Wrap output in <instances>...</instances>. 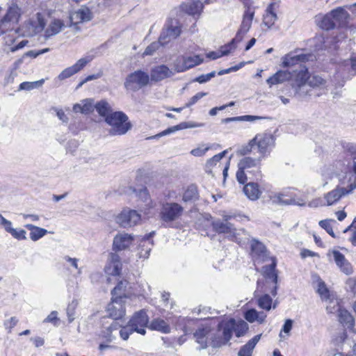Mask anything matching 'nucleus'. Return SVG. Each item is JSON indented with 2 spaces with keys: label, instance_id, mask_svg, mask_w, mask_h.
Listing matches in <instances>:
<instances>
[{
  "label": "nucleus",
  "instance_id": "1",
  "mask_svg": "<svg viewBox=\"0 0 356 356\" xmlns=\"http://www.w3.org/2000/svg\"><path fill=\"white\" fill-rule=\"evenodd\" d=\"M234 325L235 320L230 318L219 323L216 330L207 326L199 328L193 334V337L201 348H205L208 346L220 347L226 345L230 340Z\"/></svg>",
  "mask_w": 356,
  "mask_h": 356
},
{
  "label": "nucleus",
  "instance_id": "2",
  "mask_svg": "<svg viewBox=\"0 0 356 356\" xmlns=\"http://www.w3.org/2000/svg\"><path fill=\"white\" fill-rule=\"evenodd\" d=\"M312 57V55H296L293 53H289L282 58V67L288 68L297 67L293 72H291L294 76V79H292L291 87L295 92L300 97H305L309 92L306 83L308 68L305 63Z\"/></svg>",
  "mask_w": 356,
  "mask_h": 356
},
{
  "label": "nucleus",
  "instance_id": "3",
  "mask_svg": "<svg viewBox=\"0 0 356 356\" xmlns=\"http://www.w3.org/2000/svg\"><path fill=\"white\" fill-rule=\"evenodd\" d=\"M106 122L111 127L108 132L112 136L123 135L131 129L128 117L121 111L110 113L105 119Z\"/></svg>",
  "mask_w": 356,
  "mask_h": 356
},
{
  "label": "nucleus",
  "instance_id": "4",
  "mask_svg": "<svg viewBox=\"0 0 356 356\" xmlns=\"http://www.w3.org/2000/svg\"><path fill=\"white\" fill-rule=\"evenodd\" d=\"M213 229L219 234H225L231 240L241 243L246 237H241V235H246L243 229H237L229 221H221L220 219L215 220L211 223Z\"/></svg>",
  "mask_w": 356,
  "mask_h": 356
},
{
  "label": "nucleus",
  "instance_id": "5",
  "mask_svg": "<svg viewBox=\"0 0 356 356\" xmlns=\"http://www.w3.org/2000/svg\"><path fill=\"white\" fill-rule=\"evenodd\" d=\"M149 81V75L148 73L141 70H136L127 76L124 86L128 90L136 91L147 86Z\"/></svg>",
  "mask_w": 356,
  "mask_h": 356
},
{
  "label": "nucleus",
  "instance_id": "6",
  "mask_svg": "<svg viewBox=\"0 0 356 356\" xmlns=\"http://www.w3.org/2000/svg\"><path fill=\"white\" fill-rule=\"evenodd\" d=\"M355 185L356 184H353L352 187H349L348 185H341L339 183V185L334 189L324 195L323 198L325 201V204L327 206H331L336 204L343 197L352 193L355 189Z\"/></svg>",
  "mask_w": 356,
  "mask_h": 356
},
{
  "label": "nucleus",
  "instance_id": "7",
  "mask_svg": "<svg viewBox=\"0 0 356 356\" xmlns=\"http://www.w3.org/2000/svg\"><path fill=\"white\" fill-rule=\"evenodd\" d=\"M181 26L176 19H170L167 22L159 36V42L165 45L176 39L181 34Z\"/></svg>",
  "mask_w": 356,
  "mask_h": 356
},
{
  "label": "nucleus",
  "instance_id": "8",
  "mask_svg": "<svg viewBox=\"0 0 356 356\" xmlns=\"http://www.w3.org/2000/svg\"><path fill=\"white\" fill-rule=\"evenodd\" d=\"M141 220L140 214L136 210L124 209L115 218L116 222L121 227L127 228L134 226Z\"/></svg>",
  "mask_w": 356,
  "mask_h": 356
},
{
  "label": "nucleus",
  "instance_id": "9",
  "mask_svg": "<svg viewBox=\"0 0 356 356\" xmlns=\"http://www.w3.org/2000/svg\"><path fill=\"white\" fill-rule=\"evenodd\" d=\"M184 208L178 203L167 202L163 204L160 216L163 221L171 222L178 219L182 214Z\"/></svg>",
  "mask_w": 356,
  "mask_h": 356
},
{
  "label": "nucleus",
  "instance_id": "10",
  "mask_svg": "<svg viewBox=\"0 0 356 356\" xmlns=\"http://www.w3.org/2000/svg\"><path fill=\"white\" fill-rule=\"evenodd\" d=\"M149 323V318L144 309H141L133 315L129 320L128 324L129 327H132V331L145 335L146 333L145 327Z\"/></svg>",
  "mask_w": 356,
  "mask_h": 356
},
{
  "label": "nucleus",
  "instance_id": "11",
  "mask_svg": "<svg viewBox=\"0 0 356 356\" xmlns=\"http://www.w3.org/2000/svg\"><path fill=\"white\" fill-rule=\"evenodd\" d=\"M92 18V13L90 10L87 7H81L70 14L69 27H72L75 31H79L81 29L78 26V24L89 22Z\"/></svg>",
  "mask_w": 356,
  "mask_h": 356
},
{
  "label": "nucleus",
  "instance_id": "12",
  "mask_svg": "<svg viewBox=\"0 0 356 356\" xmlns=\"http://www.w3.org/2000/svg\"><path fill=\"white\" fill-rule=\"evenodd\" d=\"M272 263L262 267V274L266 280V283L272 284V288L269 292L273 296L277 295V273L276 270L277 262L275 258H271Z\"/></svg>",
  "mask_w": 356,
  "mask_h": 356
},
{
  "label": "nucleus",
  "instance_id": "13",
  "mask_svg": "<svg viewBox=\"0 0 356 356\" xmlns=\"http://www.w3.org/2000/svg\"><path fill=\"white\" fill-rule=\"evenodd\" d=\"M22 15V10L15 3H12L7 10L6 15L0 22V31L4 33L10 27H7V24H16L18 22Z\"/></svg>",
  "mask_w": 356,
  "mask_h": 356
},
{
  "label": "nucleus",
  "instance_id": "14",
  "mask_svg": "<svg viewBox=\"0 0 356 356\" xmlns=\"http://www.w3.org/2000/svg\"><path fill=\"white\" fill-rule=\"evenodd\" d=\"M254 15V10L251 9L250 8H248L243 15V20L240 29L237 31L236 36L234 38V42L242 41L244 35L248 32L251 27Z\"/></svg>",
  "mask_w": 356,
  "mask_h": 356
},
{
  "label": "nucleus",
  "instance_id": "15",
  "mask_svg": "<svg viewBox=\"0 0 356 356\" xmlns=\"http://www.w3.org/2000/svg\"><path fill=\"white\" fill-rule=\"evenodd\" d=\"M107 311L109 316L114 320L122 318L125 314V307L121 297H112V301L108 304Z\"/></svg>",
  "mask_w": 356,
  "mask_h": 356
},
{
  "label": "nucleus",
  "instance_id": "16",
  "mask_svg": "<svg viewBox=\"0 0 356 356\" xmlns=\"http://www.w3.org/2000/svg\"><path fill=\"white\" fill-rule=\"evenodd\" d=\"M91 60L90 57L81 58L77 60V62L73 65L64 69L58 76V79L60 81H63L67 78L72 76L81 70H82L87 63Z\"/></svg>",
  "mask_w": 356,
  "mask_h": 356
},
{
  "label": "nucleus",
  "instance_id": "17",
  "mask_svg": "<svg viewBox=\"0 0 356 356\" xmlns=\"http://www.w3.org/2000/svg\"><path fill=\"white\" fill-rule=\"evenodd\" d=\"M67 26H69V24H65L63 19L57 18L52 19L44 30V39L48 40L51 37L58 35Z\"/></svg>",
  "mask_w": 356,
  "mask_h": 356
},
{
  "label": "nucleus",
  "instance_id": "18",
  "mask_svg": "<svg viewBox=\"0 0 356 356\" xmlns=\"http://www.w3.org/2000/svg\"><path fill=\"white\" fill-rule=\"evenodd\" d=\"M251 143L257 144L261 154H265L274 145V137L270 134H257Z\"/></svg>",
  "mask_w": 356,
  "mask_h": 356
},
{
  "label": "nucleus",
  "instance_id": "19",
  "mask_svg": "<svg viewBox=\"0 0 356 356\" xmlns=\"http://www.w3.org/2000/svg\"><path fill=\"white\" fill-rule=\"evenodd\" d=\"M28 31L26 32L27 35H32L42 31L45 26L44 19L40 13H37L35 18L29 19L25 23Z\"/></svg>",
  "mask_w": 356,
  "mask_h": 356
},
{
  "label": "nucleus",
  "instance_id": "20",
  "mask_svg": "<svg viewBox=\"0 0 356 356\" xmlns=\"http://www.w3.org/2000/svg\"><path fill=\"white\" fill-rule=\"evenodd\" d=\"M260 162V159H252L250 156H245L239 161L238 167L239 169L245 170L246 172L256 175L259 173Z\"/></svg>",
  "mask_w": 356,
  "mask_h": 356
},
{
  "label": "nucleus",
  "instance_id": "21",
  "mask_svg": "<svg viewBox=\"0 0 356 356\" xmlns=\"http://www.w3.org/2000/svg\"><path fill=\"white\" fill-rule=\"evenodd\" d=\"M134 237L127 233L118 234L113 238V249L115 250H124L128 248L132 243Z\"/></svg>",
  "mask_w": 356,
  "mask_h": 356
},
{
  "label": "nucleus",
  "instance_id": "22",
  "mask_svg": "<svg viewBox=\"0 0 356 356\" xmlns=\"http://www.w3.org/2000/svg\"><path fill=\"white\" fill-rule=\"evenodd\" d=\"M292 79H294L293 74L289 70H279L272 76L269 77L266 82L269 87L274 85L281 84L286 81H291L292 83Z\"/></svg>",
  "mask_w": 356,
  "mask_h": 356
},
{
  "label": "nucleus",
  "instance_id": "23",
  "mask_svg": "<svg viewBox=\"0 0 356 356\" xmlns=\"http://www.w3.org/2000/svg\"><path fill=\"white\" fill-rule=\"evenodd\" d=\"M173 75H175L173 70L165 65L156 66L151 70L150 74L151 80L154 81H159Z\"/></svg>",
  "mask_w": 356,
  "mask_h": 356
},
{
  "label": "nucleus",
  "instance_id": "24",
  "mask_svg": "<svg viewBox=\"0 0 356 356\" xmlns=\"http://www.w3.org/2000/svg\"><path fill=\"white\" fill-rule=\"evenodd\" d=\"M332 253L334 260L340 270L346 275L352 274L353 271V267L345 256L338 250H333Z\"/></svg>",
  "mask_w": 356,
  "mask_h": 356
},
{
  "label": "nucleus",
  "instance_id": "25",
  "mask_svg": "<svg viewBox=\"0 0 356 356\" xmlns=\"http://www.w3.org/2000/svg\"><path fill=\"white\" fill-rule=\"evenodd\" d=\"M251 250L252 257L256 260L264 261L268 257V253L265 245L255 239L251 241Z\"/></svg>",
  "mask_w": 356,
  "mask_h": 356
},
{
  "label": "nucleus",
  "instance_id": "26",
  "mask_svg": "<svg viewBox=\"0 0 356 356\" xmlns=\"http://www.w3.org/2000/svg\"><path fill=\"white\" fill-rule=\"evenodd\" d=\"M181 9L188 15L200 14L203 9V4L200 0H186L181 6Z\"/></svg>",
  "mask_w": 356,
  "mask_h": 356
},
{
  "label": "nucleus",
  "instance_id": "27",
  "mask_svg": "<svg viewBox=\"0 0 356 356\" xmlns=\"http://www.w3.org/2000/svg\"><path fill=\"white\" fill-rule=\"evenodd\" d=\"M108 260L109 265L107 267V273L113 275H119L122 270L120 256L115 252H112L109 254Z\"/></svg>",
  "mask_w": 356,
  "mask_h": 356
},
{
  "label": "nucleus",
  "instance_id": "28",
  "mask_svg": "<svg viewBox=\"0 0 356 356\" xmlns=\"http://www.w3.org/2000/svg\"><path fill=\"white\" fill-rule=\"evenodd\" d=\"M330 13L335 22V24H338L339 26L346 25L350 18L348 13L341 7H338L336 9L331 10Z\"/></svg>",
  "mask_w": 356,
  "mask_h": 356
},
{
  "label": "nucleus",
  "instance_id": "29",
  "mask_svg": "<svg viewBox=\"0 0 356 356\" xmlns=\"http://www.w3.org/2000/svg\"><path fill=\"white\" fill-rule=\"evenodd\" d=\"M266 314L264 312H258L255 309H248L244 314V318L249 323L257 322L262 324L265 322Z\"/></svg>",
  "mask_w": 356,
  "mask_h": 356
},
{
  "label": "nucleus",
  "instance_id": "30",
  "mask_svg": "<svg viewBox=\"0 0 356 356\" xmlns=\"http://www.w3.org/2000/svg\"><path fill=\"white\" fill-rule=\"evenodd\" d=\"M243 192L250 200H257L261 195L259 184L254 182H250L245 185Z\"/></svg>",
  "mask_w": 356,
  "mask_h": 356
},
{
  "label": "nucleus",
  "instance_id": "31",
  "mask_svg": "<svg viewBox=\"0 0 356 356\" xmlns=\"http://www.w3.org/2000/svg\"><path fill=\"white\" fill-rule=\"evenodd\" d=\"M338 320L343 327H346L348 329L354 328V318L346 309L341 308L338 309Z\"/></svg>",
  "mask_w": 356,
  "mask_h": 356
},
{
  "label": "nucleus",
  "instance_id": "32",
  "mask_svg": "<svg viewBox=\"0 0 356 356\" xmlns=\"http://www.w3.org/2000/svg\"><path fill=\"white\" fill-rule=\"evenodd\" d=\"M152 246L153 243L150 236L143 238L138 248V257L143 259H147Z\"/></svg>",
  "mask_w": 356,
  "mask_h": 356
},
{
  "label": "nucleus",
  "instance_id": "33",
  "mask_svg": "<svg viewBox=\"0 0 356 356\" xmlns=\"http://www.w3.org/2000/svg\"><path fill=\"white\" fill-rule=\"evenodd\" d=\"M308 74L309 72L307 74L306 76V83L307 85V90L309 91L307 95H311L309 88H322L325 85L326 81L318 75H309Z\"/></svg>",
  "mask_w": 356,
  "mask_h": 356
},
{
  "label": "nucleus",
  "instance_id": "34",
  "mask_svg": "<svg viewBox=\"0 0 356 356\" xmlns=\"http://www.w3.org/2000/svg\"><path fill=\"white\" fill-rule=\"evenodd\" d=\"M261 334H257L243 346L238 353V356H251L253 349L261 339Z\"/></svg>",
  "mask_w": 356,
  "mask_h": 356
},
{
  "label": "nucleus",
  "instance_id": "35",
  "mask_svg": "<svg viewBox=\"0 0 356 356\" xmlns=\"http://www.w3.org/2000/svg\"><path fill=\"white\" fill-rule=\"evenodd\" d=\"M198 127V126L195 124L193 122H181L179 124H177V125H175V126H173V127L166 129L165 130L163 131L160 134L152 136V138H159L160 136H165V135L170 134L171 133L175 132L178 130L185 129H188V128H194V127Z\"/></svg>",
  "mask_w": 356,
  "mask_h": 356
},
{
  "label": "nucleus",
  "instance_id": "36",
  "mask_svg": "<svg viewBox=\"0 0 356 356\" xmlns=\"http://www.w3.org/2000/svg\"><path fill=\"white\" fill-rule=\"evenodd\" d=\"M25 227L30 230V238L33 241H37L40 238H42L44 236H45L47 233V230L33 225L32 224H26Z\"/></svg>",
  "mask_w": 356,
  "mask_h": 356
},
{
  "label": "nucleus",
  "instance_id": "37",
  "mask_svg": "<svg viewBox=\"0 0 356 356\" xmlns=\"http://www.w3.org/2000/svg\"><path fill=\"white\" fill-rule=\"evenodd\" d=\"M273 204L280 205H290L295 203V200L284 193H275L270 196Z\"/></svg>",
  "mask_w": 356,
  "mask_h": 356
},
{
  "label": "nucleus",
  "instance_id": "38",
  "mask_svg": "<svg viewBox=\"0 0 356 356\" xmlns=\"http://www.w3.org/2000/svg\"><path fill=\"white\" fill-rule=\"evenodd\" d=\"M121 327L122 325L116 321V320L113 319L110 325L107 327H105L104 330H102V337L105 338L108 341H113L115 338V335L113 334V332L117 331Z\"/></svg>",
  "mask_w": 356,
  "mask_h": 356
},
{
  "label": "nucleus",
  "instance_id": "39",
  "mask_svg": "<svg viewBox=\"0 0 356 356\" xmlns=\"http://www.w3.org/2000/svg\"><path fill=\"white\" fill-rule=\"evenodd\" d=\"M199 195L197 186L192 184L190 185L184 191L182 200L184 202H193L198 199Z\"/></svg>",
  "mask_w": 356,
  "mask_h": 356
},
{
  "label": "nucleus",
  "instance_id": "40",
  "mask_svg": "<svg viewBox=\"0 0 356 356\" xmlns=\"http://www.w3.org/2000/svg\"><path fill=\"white\" fill-rule=\"evenodd\" d=\"M95 108L99 115L104 117L105 119L110 115V113H113L111 105L105 100L98 102L95 105Z\"/></svg>",
  "mask_w": 356,
  "mask_h": 356
},
{
  "label": "nucleus",
  "instance_id": "41",
  "mask_svg": "<svg viewBox=\"0 0 356 356\" xmlns=\"http://www.w3.org/2000/svg\"><path fill=\"white\" fill-rule=\"evenodd\" d=\"M277 19V15L273 11V4L271 3L267 8L266 13L264 15L263 23L268 28H270L274 24Z\"/></svg>",
  "mask_w": 356,
  "mask_h": 356
},
{
  "label": "nucleus",
  "instance_id": "42",
  "mask_svg": "<svg viewBox=\"0 0 356 356\" xmlns=\"http://www.w3.org/2000/svg\"><path fill=\"white\" fill-rule=\"evenodd\" d=\"M353 173L347 172L342 178H339V183L341 185H348L349 187H352L355 184L356 188V161L353 163Z\"/></svg>",
  "mask_w": 356,
  "mask_h": 356
},
{
  "label": "nucleus",
  "instance_id": "43",
  "mask_svg": "<svg viewBox=\"0 0 356 356\" xmlns=\"http://www.w3.org/2000/svg\"><path fill=\"white\" fill-rule=\"evenodd\" d=\"M149 328L163 333H168L170 330L168 324L160 318L154 319L149 325Z\"/></svg>",
  "mask_w": 356,
  "mask_h": 356
},
{
  "label": "nucleus",
  "instance_id": "44",
  "mask_svg": "<svg viewBox=\"0 0 356 356\" xmlns=\"http://www.w3.org/2000/svg\"><path fill=\"white\" fill-rule=\"evenodd\" d=\"M264 117L261 116H257V115H241V116H237V117H232V118H227L222 120V123H228L230 122H242V121H246V122H254L257 120H261L264 119Z\"/></svg>",
  "mask_w": 356,
  "mask_h": 356
},
{
  "label": "nucleus",
  "instance_id": "45",
  "mask_svg": "<svg viewBox=\"0 0 356 356\" xmlns=\"http://www.w3.org/2000/svg\"><path fill=\"white\" fill-rule=\"evenodd\" d=\"M138 196L139 200L145 204L144 207L143 204L140 205L145 211L152 207V202L146 188H140L138 191Z\"/></svg>",
  "mask_w": 356,
  "mask_h": 356
},
{
  "label": "nucleus",
  "instance_id": "46",
  "mask_svg": "<svg viewBox=\"0 0 356 356\" xmlns=\"http://www.w3.org/2000/svg\"><path fill=\"white\" fill-rule=\"evenodd\" d=\"M318 26L324 30H330L336 26L335 22L330 12L321 17L318 22Z\"/></svg>",
  "mask_w": 356,
  "mask_h": 356
},
{
  "label": "nucleus",
  "instance_id": "47",
  "mask_svg": "<svg viewBox=\"0 0 356 356\" xmlns=\"http://www.w3.org/2000/svg\"><path fill=\"white\" fill-rule=\"evenodd\" d=\"M315 277L317 282V293L320 295L322 299H328L330 297V293L325 282L318 276H316Z\"/></svg>",
  "mask_w": 356,
  "mask_h": 356
},
{
  "label": "nucleus",
  "instance_id": "48",
  "mask_svg": "<svg viewBox=\"0 0 356 356\" xmlns=\"http://www.w3.org/2000/svg\"><path fill=\"white\" fill-rule=\"evenodd\" d=\"M273 300L268 294H264L257 300L258 305L260 308L266 311H270L272 307Z\"/></svg>",
  "mask_w": 356,
  "mask_h": 356
},
{
  "label": "nucleus",
  "instance_id": "49",
  "mask_svg": "<svg viewBox=\"0 0 356 356\" xmlns=\"http://www.w3.org/2000/svg\"><path fill=\"white\" fill-rule=\"evenodd\" d=\"M187 70L185 56L177 58L174 61L172 70L175 73L183 72Z\"/></svg>",
  "mask_w": 356,
  "mask_h": 356
},
{
  "label": "nucleus",
  "instance_id": "50",
  "mask_svg": "<svg viewBox=\"0 0 356 356\" xmlns=\"http://www.w3.org/2000/svg\"><path fill=\"white\" fill-rule=\"evenodd\" d=\"M44 79H41L40 81H34V82H23L20 83L19 86V90H31L34 88L40 87L44 83Z\"/></svg>",
  "mask_w": 356,
  "mask_h": 356
},
{
  "label": "nucleus",
  "instance_id": "51",
  "mask_svg": "<svg viewBox=\"0 0 356 356\" xmlns=\"http://www.w3.org/2000/svg\"><path fill=\"white\" fill-rule=\"evenodd\" d=\"M227 153V150H224L222 152L214 155L212 158L207 160L206 163V168L211 170L214 165L217 164Z\"/></svg>",
  "mask_w": 356,
  "mask_h": 356
},
{
  "label": "nucleus",
  "instance_id": "52",
  "mask_svg": "<svg viewBox=\"0 0 356 356\" xmlns=\"http://www.w3.org/2000/svg\"><path fill=\"white\" fill-rule=\"evenodd\" d=\"M249 327L246 322L244 321H239L237 323L235 322L234 327L233 330L235 331L236 335L239 337L243 335L248 330Z\"/></svg>",
  "mask_w": 356,
  "mask_h": 356
},
{
  "label": "nucleus",
  "instance_id": "53",
  "mask_svg": "<svg viewBox=\"0 0 356 356\" xmlns=\"http://www.w3.org/2000/svg\"><path fill=\"white\" fill-rule=\"evenodd\" d=\"M78 304L79 302L77 300H72L67 306V315L70 323H72L74 320L75 310L78 306Z\"/></svg>",
  "mask_w": 356,
  "mask_h": 356
},
{
  "label": "nucleus",
  "instance_id": "54",
  "mask_svg": "<svg viewBox=\"0 0 356 356\" xmlns=\"http://www.w3.org/2000/svg\"><path fill=\"white\" fill-rule=\"evenodd\" d=\"M185 59L188 70L200 64L203 61V59L197 55L193 56H185Z\"/></svg>",
  "mask_w": 356,
  "mask_h": 356
},
{
  "label": "nucleus",
  "instance_id": "55",
  "mask_svg": "<svg viewBox=\"0 0 356 356\" xmlns=\"http://www.w3.org/2000/svg\"><path fill=\"white\" fill-rule=\"evenodd\" d=\"M127 284V281H120L111 292L113 297H121L122 298L124 294V289L126 287Z\"/></svg>",
  "mask_w": 356,
  "mask_h": 356
},
{
  "label": "nucleus",
  "instance_id": "56",
  "mask_svg": "<svg viewBox=\"0 0 356 356\" xmlns=\"http://www.w3.org/2000/svg\"><path fill=\"white\" fill-rule=\"evenodd\" d=\"M348 339V335L346 330L339 331L334 338L335 345L338 346H343Z\"/></svg>",
  "mask_w": 356,
  "mask_h": 356
},
{
  "label": "nucleus",
  "instance_id": "57",
  "mask_svg": "<svg viewBox=\"0 0 356 356\" xmlns=\"http://www.w3.org/2000/svg\"><path fill=\"white\" fill-rule=\"evenodd\" d=\"M83 114H89L93 111L94 104L92 99H86L81 101Z\"/></svg>",
  "mask_w": 356,
  "mask_h": 356
},
{
  "label": "nucleus",
  "instance_id": "58",
  "mask_svg": "<svg viewBox=\"0 0 356 356\" xmlns=\"http://www.w3.org/2000/svg\"><path fill=\"white\" fill-rule=\"evenodd\" d=\"M239 42H238V41L234 42V38H233L229 44L221 47V49L220 50V55L225 56V55L229 54L232 50L236 49V44Z\"/></svg>",
  "mask_w": 356,
  "mask_h": 356
},
{
  "label": "nucleus",
  "instance_id": "59",
  "mask_svg": "<svg viewBox=\"0 0 356 356\" xmlns=\"http://www.w3.org/2000/svg\"><path fill=\"white\" fill-rule=\"evenodd\" d=\"M160 46H163L161 42H159V40L156 42H152L143 52V56H151L153 55L154 53L160 47Z\"/></svg>",
  "mask_w": 356,
  "mask_h": 356
},
{
  "label": "nucleus",
  "instance_id": "60",
  "mask_svg": "<svg viewBox=\"0 0 356 356\" xmlns=\"http://www.w3.org/2000/svg\"><path fill=\"white\" fill-rule=\"evenodd\" d=\"M86 163L89 164L92 168H96L103 163V158L100 156L96 157L90 156L86 159Z\"/></svg>",
  "mask_w": 356,
  "mask_h": 356
},
{
  "label": "nucleus",
  "instance_id": "61",
  "mask_svg": "<svg viewBox=\"0 0 356 356\" xmlns=\"http://www.w3.org/2000/svg\"><path fill=\"white\" fill-rule=\"evenodd\" d=\"M331 220H322L319 221V225L324 229L326 230V232L333 238H335L336 236L333 232L332 227L330 224Z\"/></svg>",
  "mask_w": 356,
  "mask_h": 356
},
{
  "label": "nucleus",
  "instance_id": "62",
  "mask_svg": "<svg viewBox=\"0 0 356 356\" xmlns=\"http://www.w3.org/2000/svg\"><path fill=\"white\" fill-rule=\"evenodd\" d=\"M11 235L17 240H25L26 238V232L21 228L12 230Z\"/></svg>",
  "mask_w": 356,
  "mask_h": 356
},
{
  "label": "nucleus",
  "instance_id": "63",
  "mask_svg": "<svg viewBox=\"0 0 356 356\" xmlns=\"http://www.w3.org/2000/svg\"><path fill=\"white\" fill-rule=\"evenodd\" d=\"M207 95V92H197L194 96H193L190 100L185 104L184 107H190L192 105L195 104L198 100L202 99L203 97L206 96Z\"/></svg>",
  "mask_w": 356,
  "mask_h": 356
},
{
  "label": "nucleus",
  "instance_id": "64",
  "mask_svg": "<svg viewBox=\"0 0 356 356\" xmlns=\"http://www.w3.org/2000/svg\"><path fill=\"white\" fill-rule=\"evenodd\" d=\"M216 75V72L213 71L210 73L206 74H202L195 79V81H197L200 83H204L209 80H211L213 77H214Z\"/></svg>",
  "mask_w": 356,
  "mask_h": 356
}]
</instances>
